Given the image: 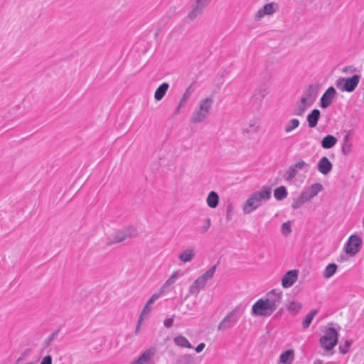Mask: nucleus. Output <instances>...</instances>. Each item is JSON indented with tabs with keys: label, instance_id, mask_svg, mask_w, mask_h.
<instances>
[{
	"label": "nucleus",
	"instance_id": "f257e3e1",
	"mask_svg": "<svg viewBox=\"0 0 364 364\" xmlns=\"http://www.w3.org/2000/svg\"><path fill=\"white\" fill-rule=\"evenodd\" d=\"M271 188L263 187L260 191H255L247 198L242 210L244 213L250 214L257 209L263 200H267L271 197Z\"/></svg>",
	"mask_w": 364,
	"mask_h": 364
},
{
	"label": "nucleus",
	"instance_id": "f03ea898",
	"mask_svg": "<svg viewBox=\"0 0 364 364\" xmlns=\"http://www.w3.org/2000/svg\"><path fill=\"white\" fill-rule=\"evenodd\" d=\"M323 189V186L319 183H316L306 188L301 193L300 196L294 201L293 208H297L300 205H303L306 202L311 200L314 197L318 195V193Z\"/></svg>",
	"mask_w": 364,
	"mask_h": 364
},
{
	"label": "nucleus",
	"instance_id": "7ed1b4c3",
	"mask_svg": "<svg viewBox=\"0 0 364 364\" xmlns=\"http://www.w3.org/2000/svg\"><path fill=\"white\" fill-rule=\"evenodd\" d=\"M213 103V101L210 98H205L201 100L198 105V108H197L192 114V122L199 123L204 121L210 113Z\"/></svg>",
	"mask_w": 364,
	"mask_h": 364
},
{
	"label": "nucleus",
	"instance_id": "20e7f679",
	"mask_svg": "<svg viewBox=\"0 0 364 364\" xmlns=\"http://www.w3.org/2000/svg\"><path fill=\"white\" fill-rule=\"evenodd\" d=\"M316 97V92L315 89L313 85H309L303 94L300 105L297 107L295 114L301 115L314 102Z\"/></svg>",
	"mask_w": 364,
	"mask_h": 364
},
{
	"label": "nucleus",
	"instance_id": "39448f33",
	"mask_svg": "<svg viewBox=\"0 0 364 364\" xmlns=\"http://www.w3.org/2000/svg\"><path fill=\"white\" fill-rule=\"evenodd\" d=\"M360 80L358 75L350 77H340L336 81V86L343 92H353L358 86Z\"/></svg>",
	"mask_w": 364,
	"mask_h": 364
},
{
	"label": "nucleus",
	"instance_id": "423d86ee",
	"mask_svg": "<svg viewBox=\"0 0 364 364\" xmlns=\"http://www.w3.org/2000/svg\"><path fill=\"white\" fill-rule=\"evenodd\" d=\"M338 336L335 328H328L325 334L320 338L321 347L326 350L333 349L338 343Z\"/></svg>",
	"mask_w": 364,
	"mask_h": 364
},
{
	"label": "nucleus",
	"instance_id": "0eeeda50",
	"mask_svg": "<svg viewBox=\"0 0 364 364\" xmlns=\"http://www.w3.org/2000/svg\"><path fill=\"white\" fill-rule=\"evenodd\" d=\"M274 312L264 298L259 299L252 306L251 314L255 316L267 317Z\"/></svg>",
	"mask_w": 364,
	"mask_h": 364
},
{
	"label": "nucleus",
	"instance_id": "6e6552de",
	"mask_svg": "<svg viewBox=\"0 0 364 364\" xmlns=\"http://www.w3.org/2000/svg\"><path fill=\"white\" fill-rule=\"evenodd\" d=\"M283 294L281 290L274 289L269 291L264 299L267 301L272 309L275 311L282 301Z\"/></svg>",
	"mask_w": 364,
	"mask_h": 364
},
{
	"label": "nucleus",
	"instance_id": "1a4fd4ad",
	"mask_svg": "<svg viewBox=\"0 0 364 364\" xmlns=\"http://www.w3.org/2000/svg\"><path fill=\"white\" fill-rule=\"evenodd\" d=\"M156 353L155 347H150L143 351L140 355L130 364H155L154 356Z\"/></svg>",
	"mask_w": 364,
	"mask_h": 364
},
{
	"label": "nucleus",
	"instance_id": "9d476101",
	"mask_svg": "<svg viewBox=\"0 0 364 364\" xmlns=\"http://www.w3.org/2000/svg\"><path fill=\"white\" fill-rule=\"evenodd\" d=\"M361 242L362 240L358 236L356 235H350L344 245L346 254L350 256L356 255L360 250Z\"/></svg>",
	"mask_w": 364,
	"mask_h": 364
},
{
	"label": "nucleus",
	"instance_id": "9b49d317",
	"mask_svg": "<svg viewBox=\"0 0 364 364\" xmlns=\"http://www.w3.org/2000/svg\"><path fill=\"white\" fill-rule=\"evenodd\" d=\"M237 309H233L220 322L218 329L225 330L233 327L238 321L240 316L237 314Z\"/></svg>",
	"mask_w": 364,
	"mask_h": 364
},
{
	"label": "nucleus",
	"instance_id": "f8f14e48",
	"mask_svg": "<svg viewBox=\"0 0 364 364\" xmlns=\"http://www.w3.org/2000/svg\"><path fill=\"white\" fill-rule=\"evenodd\" d=\"M299 271L292 269L287 272L282 278V286L284 289L292 287L298 279Z\"/></svg>",
	"mask_w": 364,
	"mask_h": 364
},
{
	"label": "nucleus",
	"instance_id": "ddd939ff",
	"mask_svg": "<svg viewBox=\"0 0 364 364\" xmlns=\"http://www.w3.org/2000/svg\"><path fill=\"white\" fill-rule=\"evenodd\" d=\"M336 94V90L333 87H329L321 97L320 107L322 109L328 107L332 103Z\"/></svg>",
	"mask_w": 364,
	"mask_h": 364
},
{
	"label": "nucleus",
	"instance_id": "4468645a",
	"mask_svg": "<svg viewBox=\"0 0 364 364\" xmlns=\"http://www.w3.org/2000/svg\"><path fill=\"white\" fill-rule=\"evenodd\" d=\"M277 4L272 2L265 4L255 14V18L259 20L266 15H271L275 12Z\"/></svg>",
	"mask_w": 364,
	"mask_h": 364
},
{
	"label": "nucleus",
	"instance_id": "2eb2a0df",
	"mask_svg": "<svg viewBox=\"0 0 364 364\" xmlns=\"http://www.w3.org/2000/svg\"><path fill=\"white\" fill-rule=\"evenodd\" d=\"M333 165L326 156H323L317 164L318 171L323 175L328 174L332 169Z\"/></svg>",
	"mask_w": 364,
	"mask_h": 364
},
{
	"label": "nucleus",
	"instance_id": "dca6fc26",
	"mask_svg": "<svg viewBox=\"0 0 364 364\" xmlns=\"http://www.w3.org/2000/svg\"><path fill=\"white\" fill-rule=\"evenodd\" d=\"M210 0H196V6L193 7L192 11L188 14V17L191 19L195 18L198 14H200L203 9L208 5Z\"/></svg>",
	"mask_w": 364,
	"mask_h": 364
},
{
	"label": "nucleus",
	"instance_id": "f3484780",
	"mask_svg": "<svg viewBox=\"0 0 364 364\" xmlns=\"http://www.w3.org/2000/svg\"><path fill=\"white\" fill-rule=\"evenodd\" d=\"M295 358L294 350L289 349L282 352L279 358L280 364H292Z\"/></svg>",
	"mask_w": 364,
	"mask_h": 364
},
{
	"label": "nucleus",
	"instance_id": "a211bd4d",
	"mask_svg": "<svg viewBox=\"0 0 364 364\" xmlns=\"http://www.w3.org/2000/svg\"><path fill=\"white\" fill-rule=\"evenodd\" d=\"M321 112L318 109H314L306 117L308 125L310 128H314L318 124Z\"/></svg>",
	"mask_w": 364,
	"mask_h": 364
},
{
	"label": "nucleus",
	"instance_id": "6ab92c4d",
	"mask_svg": "<svg viewBox=\"0 0 364 364\" xmlns=\"http://www.w3.org/2000/svg\"><path fill=\"white\" fill-rule=\"evenodd\" d=\"M206 282L202 278L199 277L198 279L195 280L193 284L190 287L189 291L192 294H197L200 291V290L205 287Z\"/></svg>",
	"mask_w": 364,
	"mask_h": 364
},
{
	"label": "nucleus",
	"instance_id": "aec40b11",
	"mask_svg": "<svg viewBox=\"0 0 364 364\" xmlns=\"http://www.w3.org/2000/svg\"><path fill=\"white\" fill-rule=\"evenodd\" d=\"M337 141L338 140L336 137H335L333 135L328 134L323 138L321 144L323 149H328L333 147L336 144Z\"/></svg>",
	"mask_w": 364,
	"mask_h": 364
},
{
	"label": "nucleus",
	"instance_id": "412c9836",
	"mask_svg": "<svg viewBox=\"0 0 364 364\" xmlns=\"http://www.w3.org/2000/svg\"><path fill=\"white\" fill-rule=\"evenodd\" d=\"M179 277V272H174L171 277L165 282V283L163 284V286L161 288V291L162 293H166L168 291V287L174 284L176 280Z\"/></svg>",
	"mask_w": 364,
	"mask_h": 364
},
{
	"label": "nucleus",
	"instance_id": "4be33fe9",
	"mask_svg": "<svg viewBox=\"0 0 364 364\" xmlns=\"http://www.w3.org/2000/svg\"><path fill=\"white\" fill-rule=\"evenodd\" d=\"M168 87L169 85L167 82H164L160 85L154 93L155 100L157 101L161 100L166 95Z\"/></svg>",
	"mask_w": 364,
	"mask_h": 364
},
{
	"label": "nucleus",
	"instance_id": "5701e85b",
	"mask_svg": "<svg viewBox=\"0 0 364 364\" xmlns=\"http://www.w3.org/2000/svg\"><path fill=\"white\" fill-rule=\"evenodd\" d=\"M174 343L181 348H192V345L189 341L183 336H178L173 338Z\"/></svg>",
	"mask_w": 364,
	"mask_h": 364
},
{
	"label": "nucleus",
	"instance_id": "b1692460",
	"mask_svg": "<svg viewBox=\"0 0 364 364\" xmlns=\"http://www.w3.org/2000/svg\"><path fill=\"white\" fill-rule=\"evenodd\" d=\"M208 205L211 208H215L218 206L219 202V196L218 193L215 191H211L209 193L207 200H206Z\"/></svg>",
	"mask_w": 364,
	"mask_h": 364
},
{
	"label": "nucleus",
	"instance_id": "393cba45",
	"mask_svg": "<svg viewBox=\"0 0 364 364\" xmlns=\"http://www.w3.org/2000/svg\"><path fill=\"white\" fill-rule=\"evenodd\" d=\"M195 255L193 248H188L179 255V259L183 262H191Z\"/></svg>",
	"mask_w": 364,
	"mask_h": 364
},
{
	"label": "nucleus",
	"instance_id": "a878e982",
	"mask_svg": "<svg viewBox=\"0 0 364 364\" xmlns=\"http://www.w3.org/2000/svg\"><path fill=\"white\" fill-rule=\"evenodd\" d=\"M300 122L298 119H291L287 122L284 127V132L290 133L299 126Z\"/></svg>",
	"mask_w": 364,
	"mask_h": 364
},
{
	"label": "nucleus",
	"instance_id": "bb28decb",
	"mask_svg": "<svg viewBox=\"0 0 364 364\" xmlns=\"http://www.w3.org/2000/svg\"><path fill=\"white\" fill-rule=\"evenodd\" d=\"M287 191L284 186H279L274 191V198L277 200H282L287 196Z\"/></svg>",
	"mask_w": 364,
	"mask_h": 364
},
{
	"label": "nucleus",
	"instance_id": "cd10ccee",
	"mask_svg": "<svg viewBox=\"0 0 364 364\" xmlns=\"http://www.w3.org/2000/svg\"><path fill=\"white\" fill-rule=\"evenodd\" d=\"M318 311L316 309L311 310L304 318L302 322V326L304 328H308L315 316L317 314Z\"/></svg>",
	"mask_w": 364,
	"mask_h": 364
},
{
	"label": "nucleus",
	"instance_id": "c85d7f7f",
	"mask_svg": "<svg viewBox=\"0 0 364 364\" xmlns=\"http://www.w3.org/2000/svg\"><path fill=\"white\" fill-rule=\"evenodd\" d=\"M337 265L335 263H331L326 266L324 270L323 276L328 279L331 277L337 270Z\"/></svg>",
	"mask_w": 364,
	"mask_h": 364
},
{
	"label": "nucleus",
	"instance_id": "c756f323",
	"mask_svg": "<svg viewBox=\"0 0 364 364\" xmlns=\"http://www.w3.org/2000/svg\"><path fill=\"white\" fill-rule=\"evenodd\" d=\"M297 173L296 170H295L292 166H291L288 170L287 171L284 175V179L287 181H291L296 176Z\"/></svg>",
	"mask_w": 364,
	"mask_h": 364
},
{
	"label": "nucleus",
	"instance_id": "7c9ffc66",
	"mask_svg": "<svg viewBox=\"0 0 364 364\" xmlns=\"http://www.w3.org/2000/svg\"><path fill=\"white\" fill-rule=\"evenodd\" d=\"M193 90H191V87L190 86L186 91L185 92L183 93L181 100H180V102H179V106H178V109L183 106V105L186 102V101L189 99V97H191V93H192Z\"/></svg>",
	"mask_w": 364,
	"mask_h": 364
},
{
	"label": "nucleus",
	"instance_id": "2f4dec72",
	"mask_svg": "<svg viewBox=\"0 0 364 364\" xmlns=\"http://www.w3.org/2000/svg\"><path fill=\"white\" fill-rule=\"evenodd\" d=\"M216 270V266L214 265L213 267H211L208 271H206L203 275H201L200 277L202 278H203V279L207 282V281L210 279H211L214 274H215V272Z\"/></svg>",
	"mask_w": 364,
	"mask_h": 364
},
{
	"label": "nucleus",
	"instance_id": "473e14b6",
	"mask_svg": "<svg viewBox=\"0 0 364 364\" xmlns=\"http://www.w3.org/2000/svg\"><path fill=\"white\" fill-rule=\"evenodd\" d=\"M301 309V304L298 301H292L289 306V310L293 312H298Z\"/></svg>",
	"mask_w": 364,
	"mask_h": 364
},
{
	"label": "nucleus",
	"instance_id": "72a5a7b5",
	"mask_svg": "<svg viewBox=\"0 0 364 364\" xmlns=\"http://www.w3.org/2000/svg\"><path fill=\"white\" fill-rule=\"evenodd\" d=\"M281 231L284 235H288L291 231L290 223L289 222L284 223L282 225Z\"/></svg>",
	"mask_w": 364,
	"mask_h": 364
},
{
	"label": "nucleus",
	"instance_id": "f704fd0d",
	"mask_svg": "<svg viewBox=\"0 0 364 364\" xmlns=\"http://www.w3.org/2000/svg\"><path fill=\"white\" fill-rule=\"evenodd\" d=\"M351 346V342L350 341H346L343 345H340L339 350L341 353L346 354L348 352V350Z\"/></svg>",
	"mask_w": 364,
	"mask_h": 364
},
{
	"label": "nucleus",
	"instance_id": "c9c22d12",
	"mask_svg": "<svg viewBox=\"0 0 364 364\" xmlns=\"http://www.w3.org/2000/svg\"><path fill=\"white\" fill-rule=\"evenodd\" d=\"M163 294L164 293H162L161 291L160 290L159 293L154 294L146 303L148 304V305H151L152 304L154 303L156 300L159 299Z\"/></svg>",
	"mask_w": 364,
	"mask_h": 364
},
{
	"label": "nucleus",
	"instance_id": "e433bc0d",
	"mask_svg": "<svg viewBox=\"0 0 364 364\" xmlns=\"http://www.w3.org/2000/svg\"><path fill=\"white\" fill-rule=\"evenodd\" d=\"M291 166L295 170L297 171L303 169L306 166V164L304 161L300 160Z\"/></svg>",
	"mask_w": 364,
	"mask_h": 364
},
{
	"label": "nucleus",
	"instance_id": "4c0bfd02",
	"mask_svg": "<svg viewBox=\"0 0 364 364\" xmlns=\"http://www.w3.org/2000/svg\"><path fill=\"white\" fill-rule=\"evenodd\" d=\"M151 311V305H148V304L146 303L139 316V318H144L146 315L149 314Z\"/></svg>",
	"mask_w": 364,
	"mask_h": 364
},
{
	"label": "nucleus",
	"instance_id": "58836bf2",
	"mask_svg": "<svg viewBox=\"0 0 364 364\" xmlns=\"http://www.w3.org/2000/svg\"><path fill=\"white\" fill-rule=\"evenodd\" d=\"M174 321V316L171 318H166L164 321V325L166 328H171L173 326Z\"/></svg>",
	"mask_w": 364,
	"mask_h": 364
},
{
	"label": "nucleus",
	"instance_id": "ea45409f",
	"mask_svg": "<svg viewBox=\"0 0 364 364\" xmlns=\"http://www.w3.org/2000/svg\"><path fill=\"white\" fill-rule=\"evenodd\" d=\"M351 135H352V131L349 130L343 137V144H350V139Z\"/></svg>",
	"mask_w": 364,
	"mask_h": 364
},
{
	"label": "nucleus",
	"instance_id": "a19ab883",
	"mask_svg": "<svg viewBox=\"0 0 364 364\" xmlns=\"http://www.w3.org/2000/svg\"><path fill=\"white\" fill-rule=\"evenodd\" d=\"M351 150V144H343L342 145V151L345 154H349Z\"/></svg>",
	"mask_w": 364,
	"mask_h": 364
},
{
	"label": "nucleus",
	"instance_id": "79ce46f5",
	"mask_svg": "<svg viewBox=\"0 0 364 364\" xmlns=\"http://www.w3.org/2000/svg\"><path fill=\"white\" fill-rule=\"evenodd\" d=\"M41 364H52V357L50 355H46L41 360Z\"/></svg>",
	"mask_w": 364,
	"mask_h": 364
},
{
	"label": "nucleus",
	"instance_id": "37998d69",
	"mask_svg": "<svg viewBox=\"0 0 364 364\" xmlns=\"http://www.w3.org/2000/svg\"><path fill=\"white\" fill-rule=\"evenodd\" d=\"M126 235L129 237H134L136 235V230L134 228H130Z\"/></svg>",
	"mask_w": 364,
	"mask_h": 364
},
{
	"label": "nucleus",
	"instance_id": "c03bdc74",
	"mask_svg": "<svg viewBox=\"0 0 364 364\" xmlns=\"http://www.w3.org/2000/svg\"><path fill=\"white\" fill-rule=\"evenodd\" d=\"M144 321V318H139V320H138V322H137V325H136V330H135V333L137 334L140 330V328H141V325L142 323Z\"/></svg>",
	"mask_w": 364,
	"mask_h": 364
},
{
	"label": "nucleus",
	"instance_id": "a18cd8bd",
	"mask_svg": "<svg viewBox=\"0 0 364 364\" xmlns=\"http://www.w3.org/2000/svg\"><path fill=\"white\" fill-rule=\"evenodd\" d=\"M205 345L204 343H199L196 348V351L197 353H200L201 351H203V350L204 349Z\"/></svg>",
	"mask_w": 364,
	"mask_h": 364
},
{
	"label": "nucleus",
	"instance_id": "49530a36",
	"mask_svg": "<svg viewBox=\"0 0 364 364\" xmlns=\"http://www.w3.org/2000/svg\"><path fill=\"white\" fill-rule=\"evenodd\" d=\"M258 127L257 125L255 124V123H251L250 124V129L247 130V132H255L257 131Z\"/></svg>",
	"mask_w": 364,
	"mask_h": 364
},
{
	"label": "nucleus",
	"instance_id": "de8ad7c7",
	"mask_svg": "<svg viewBox=\"0 0 364 364\" xmlns=\"http://www.w3.org/2000/svg\"><path fill=\"white\" fill-rule=\"evenodd\" d=\"M210 219H207L206 224L203 227V232H206L208 230V228H210Z\"/></svg>",
	"mask_w": 364,
	"mask_h": 364
},
{
	"label": "nucleus",
	"instance_id": "09e8293b",
	"mask_svg": "<svg viewBox=\"0 0 364 364\" xmlns=\"http://www.w3.org/2000/svg\"><path fill=\"white\" fill-rule=\"evenodd\" d=\"M314 364H322V361L319 359H317L314 361Z\"/></svg>",
	"mask_w": 364,
	"mask_h": 364
},
{
	"label": "nucleus",
	"instance_id": "8fccbe9b",
	"mask_svg": "<svg viewBox=\"0 0 364 364\" xmlns=\"http://www.w3.org/2000/svg\"><path fill=\"white\" fill-rule=\"evenodd\" d=\"M124 239V237L117 238V239H116V240L114 242H122Z\"/></svg>",
	"mask_w": 364,
	"mask_h": 364
},
{
	"label": "nucleus",
	"instance_id": "3c124183",
	"mask_svg": "<svg viewBox=\"0 0 364 364\" xmlns=\"http://www.w3.org/2000/svg\"><path fill=\"white\" fill-rule=\"evenodd\" d=\"M55 335V333H53V334L50 336V338H49V341H52V340L53 339V338H54Z\"/></svg>",
	"mask_w": 364,
	"mask_h": 364
},
{
	"label": "nucleus",
	"instance_id": "603ef678",
	"mask_svg": "<svg viewBox=\"0 0 364 364\" xmlns=\"http://www.w3.org/2000/svg\"><path fill=\"white\" fill-rule=\"evenodd\" d=\"M363 226L364 228V216H363Z\"/></svg>",
	"mask_w": 364,
	"mask_h": 364
}]
</instances>
